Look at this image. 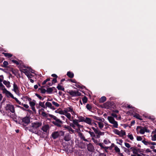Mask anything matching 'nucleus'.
I'll use <instances>...</instances> for the list:
<instances>
[{
  "mask_svg": "<svg viewBox=\"0 0 156 156\" xmlns=\"http://www.w3.org/2000/svg\"><path fill=\"white\" fill-rule=\"evenodd\" d=\"M69 112H70L72 115H76V112L73 110V108L72 107L65 108L62 112H60V113L65 115L69 121H72V123L76 125L77 128H82L83 126L79 124L80 122L78 120L74 119V116H72L71 114Z\"/></svg>",
  "mask_w": 156,
  "mask_h": 156,
  "instance_id": "1",
  "label": "nucleus"
},
{
  "mask_svg": "<svg viewBox=\"0 0 156 156\" xmlns=\"http://www.w3.org/2000/svg\"><path fill=\"white\" fill-rule=\"evenodd\" d=\"M41 122H36L31 123L29 129V130L32 133L38 134V132L37 131V128L41 126Z\"/></svg>",
  "mask_w": 156,
  "mask_h": 156,
  "instance_id": "2",
  "label": "nucleus"
},
{
  "mask_svg": "<svg viewBox=\"0 0 156 156\" xmlns=\"http://www.w3.org/2000/svg\"><path fill=\"white\" fill-rule=\"evenodd\" d=\"M93 118L97 120L95 122L98 124L99 129H102L104 126V122L105 121V119L103 118H101L96 116H94Z\"/></svg>",
  "mask_w": 156,
  "mask_h": 156,
  "instance_id": "3",
  "label": "nucleus"
},
{
  "mask_svg": "<svg viewBox=\"0 0 156 156\" xmlns=\"http://www.w3.org/2000/svg\"><path fill=\"white\" fill-rule=\"evenodd\" d=\"M108 119L109 122L112 124V126H112V128H118V122L115 120L111 116H109L108 117Z\"/></svg>",
  "mask_w": 156,
  "mask_h": 156,
  "instance_id": "4",
  "label": "nucleus"
},
{
  "mask_svg": "<svg viewBox=\"0 0 156 156\" xmlns=\"http://www.w3.org/2000/svg\"><path fill=\"white\" fill-rule=\"evenodd\" d=\"M137 132H139L142 134H144L145 132L149 133L150 130L148 129L146 127H142V126H137L136 128Z\"/></svg>",
  "mask_w": 156,
  "mask_h": 156,
  "instance_id": "5",
  "label": "nucleus"
},
{
  "mask_svg": "<svg viewBox=\"0 0 156 156\" xmlns=\"http://www.w3.org/2000/svg\"><path fill=\"white\" fill-rule=\"evenodd\" d=\"M2 93L5 94L6 96L8 97H11L13 99L15 98L13 95L9 91H8L5 87L2 89Z\"/></svg>",
  "mask_w": 156,
  "mask_h": 156,
  "instance_id": "6",
  "label": "nucleus"
},
{
  "mask_svg": "<svg viewBox=\"0 0 156 156\" xmlns=\"http://www.w3.org/2000/svg\"><path fill=\"white\" fill-rule=\"evenodd\" d=\"M5 108L6 110H9L12 113H14L15 112L14 107L12 105H7Z\"/></svg>",
  "mask_w": 156,
  "mask_h": 156,
  "instance_id": "7",
  "label": "nucleus"
},
{
  "mask_svg": "<svg viewBox=\"0 0 156 156\" xmlns=\"http://www.w3.org/2000/svg\"><path fill=\"white\" fill-rule=\"evenodd\" d=\"M68 93L72 96L73 97H76L80 96L81 94L78 91H74L73 90H70Z\"/></svg>",
  "mask_w": 156,
  "mask_h": 156,
  "instance_id": "8",
  "label": "nucleus"
},
{
  "mask_svg": "<svg viewBox=\"0 0 156 156\" xmlns=\"http://www.w3.org/2000/svg\"><path fill=\"white\" fill-rule=\"evenodd\" d=\"M22 122H23V125L25 126H26L30 123V119L27 117H24L23 119Z\"/></svg>",
  "mask_w": 156,
  "mask_h": 156,
  "instance_id": "9",
  "label": "nucleus"
},
{
  "mask_svg": "<svg viewBox=\"0 0 156 156\" xmlns=\"http://www.w3.org/2000/svg\"><path fill=\"white\" fill-rule=\"evenodd\" d=\"M13 88L12 90L14 91V92L16 94L18 95H20L19 88L17 85L14 83L13 84Z\"/></svg>",
  "mask_w": 156,
  "mask_h": 156,
  "instance_id": "10",
  "label": "nucleus"
},
{
  "mask_svg": "<svg viewBox=\"0 0 156 156\" xmlns=\"http://www.w3.org/2000/svg\"><path fill=\"white\" fill-rule=\"evenodd\" d=\"M52 123L58 127H60L61 126V124L62 123V122L59 119L55 121H53Z\"/></svg>",
  "mask_w": 156,
  "mask_h": 156,
  "instance_id": "11",
  "label": "nucleus"
},
{
  "mask_svg": "<svg viewBox=\"0 0 156 156\" xmlns=\"http://www.w3.org/2000/svg\"><path fill=\"white\" fill-rule=\"evenodd\" d=\"M20 71L24 73L27 76V77L29 79L30 77V72L29 70L26 69H23L20 70Z\"/></svg>",
  "mask_w": 156,
  "mask_h": 156,
  "instance_id": "12",
  "label": "nucleus"
},
{
  "mask_svg": "<svg viewBox=\"0 0 156 156\" xmlns=\"http://www.w3.org/2000/svg\"><path fill=\"white\" fill-rule=\"evenodd\" d=\"M45 105L46 106V108L47 107L53 110H55V108L52 105L51 103L50 102H46Z\"/></svg>",
  "mask_w": 156,
  "mask_h": 156,
  "instance_id": "13",
  "label": "nucleus"
},
{
  "mask_svg": "<svg viewBox=\"0 0 156 156\" xmlns=\"http://www.w3.org/2000/svg\"><path fill=\"white\" fill-rule=\"evenodd\" d=\"M84 122L91 126L93 124L92 122V120L90 118L88 117L85 118Z\"/></svg>",
  "mask_w": 156,
  "mask_h": 156,
  "instance_id": "14",
  "label": "nucleus"
},
{
  "mask_svg": "<svg viewBox=\"0 0 156 156\" xmlns=\"http://www.w3.org/2000/svg\"><path fill=\"white\" fill-rule=\"evenodd\" d=\"M4 77L3 75H1L0 76V89L2 90V89L5 87V86L2 84V82L3 81Z\"/></svg>",
  "mask_w": 156,
  "mask_h": 156,
  "instance_id": "15",
  "label": "nucleus"
},
{
  "mask_svg": "<svg viewBox=\"0 0 156 156\" xmlns=\"http://www.w3.org/2000/svg\"><path fill=\"white\" fill-rule=\"evenodd\" d=\"M64 128L67 129L70 133H73L74 132V130L72 129L70 126L65 125L64 126Z\"/></svg>",
  "mask_w": 156,
  "mask_h": 156,
  "instance_id": "16",
  "label": "nucleus"
},
{
  "mask_svg": "<svg viewBox=\"0 0 156 156\" xmlns=\"http://www.w3.org/2000/svg\"><path fill=\"white\" fill-rule=\"evenodd\" d=\"M59 133L58 131L54 132L52 134V137L54 139H56L59 136Z\"/></svg>",
  "mask_w": 156,
  "mask_h": 156,
  "instance_id": "17",
  "label": "nucleus"
},
{
  "mask_svg": "<svg viewBox=\"0 0 156 156\" xmlns=\"http://www.w3.org/2000/svg\"><path fill=\"white\" fill-rule=\"evenodd\" d=\"M49 129V125H45L42 126L41 129L44 132H47Z\"/></svg>",
  "mask_w": 156,
  "mask_h": 156,
  "instance_id": "18",
  "label": "nucleus"
},
{
  "mask_svg": "<svg viewBox=\"0 0 156 156\" xmlns=\"http://www.w3.org/2000/svg\"><path fill=\"white\" fill-rule=\"evenodd\" d=\"M130 149L133 151V153L135 154H137V153L139 150V149L134 147H131Z\"/></svg>",
  "mask_w": 156,
  "mask_h": 156,
  "instance_id": "19",
  "label": "nucleus"
},
{
  "mask_svg": "<svg viewBox=\"0 0 156 156\" xmlns=\"http://www.w3.org/2000/svg\"><path fill=\"white\" fill-rule=\"evenodd\" d=\"M3 82V84L5 85L7 88H9L11 87L10 83L9 81L4 80Z\"/></svg>",
  "mask_w": 156,
  "mask_h": 156,
  "instance_id": "20",
  "label": "nucleus"
},
{
  "mask_svg": "<svg viewBox=\"0 0 156 156\" xmlns=\"http://www.w3.org/2000/svg\"><path fill=\"white\" fill-rule=\"evenodd\" d=\"M105 133L104 132H102L99 131L98 134L96 135V138H99L101 136H103L104 135Z\"/></svg>",
  "mask_w": 156,
  "mask_h": 156,
  "instance_id": "21",
  "label": "nucleus"
},
{
  "mask_svg": "<svg viewBox=\"0 0 156 156\" xmlns=\"http://www.w3.org/2000/svg\"><path fill=\"white\" fill-rule=\"evenodd\" d=\"M126 134V132L124 130H121L119 132V136L120 137H122L125 135Z\"/></svg>",
  "mask_w": 156,
  "mask_h": 156,
  "instance_id": "22",
  "label": "nucleus"
},
{
  "mask_svg": "<svg viewBox=\"0 0 156 156\" xmlns=\"http://www.w3.org/2000/svg\"><path fill=\"white\" fill-rule=\"evenodd\" d=\"M78 120L80 122H84L85 118L82 116L77 117Z\"/></svg>",
  "mask_w": 156,
  "mask_h": 156,
  "instance_id": "23",
  "label": "nucleus"
},
{
  "mask_svg": "<svg viewBox=\"0 0 156 156\" xmlns=\"http://www.w3.org/2000/svg\"><path fill=\"white\" fill-rule=\"evenodd\" d=\"M67 76H68L70 78H72L74 76L73 73L70 72H68L67 73Z\"/></svg>",
  "mask_w": 156,
  "mask_h": 156,
  "instance_id": "24",
  "label": "nucleus"
},
{
  "mask_svg": "<svg viewBox=\"0 0 156 156\" xmlns=\"http://www.w3.org/2000/svg\"><path fill=\"white\" fill-rule=\"evenodd\" d=\"M69 125L70 126L72 127L74 129L78 130L80 129L77 128L76 125H74V124L72 123H70L69 124Z\"/></svg>",
  "mask_w": 156,
  "mask_h": 156,
  "instance_id": "25",
  "label": "nucleus"
},
{
  "mask_svg": "<svg viewBox=\"0 0 156 156\" xmlns=\"http://www.w3.org/2000/svg\"><path fill=\"white\" fill-rule=\"evenodd\" d=\"M88 149L90 151H91L94 149V147L93 145L91 144H89L88 145Z\"/></svg>",
  "mask_w": 156,
  "mask_h": 156,
  "instance_id": "26",
  "label": "nucleus"
},
{
  "mask_svg": "<svg viewBox=\"0 0 156 156\" xmlns=\"http://www.w3.org/2000/svg\"><path fill=\"white\" fill-rule=\"evenodd\" d=\"M29 104L30 106L31 107L34 106L35 105V101H30Z\"/></svg>",
  "mask_w": 156,
  "mask_h": 156,
  "instance_id": "27",
  "label": "nucleus"
},
{
  "mask_svg": "<svg viewBox=\"0 0 156 156\" xmlns=\"http://www.w3.org/2000/svg\"><path fill=\"white\" fill-rule=\"evenodd\" d=\"M57 88L58 90H61L62 91H64L65 90L64 88L62 86L59 84L57 86Z\"/></svg>",
  "mask_w": 156,
  "mask_h": 156,
  "instance_id": "28",
  "label": "nucleus"
},
{
  "mask_svg": "<svg viewBox=\"0 0 156 156\" xmlns=\"http://www.w3.org/2000/svg\"><path fill=\"white\" fill-rule=\"evenodd\" d=\"M133 116L137 118V119H139L140 120H142V119L141 118V116L138 114H135Z\"/></svg>",
  "mask_w": 156,
  "mask_h": 156,
  "instance_id": "29",
  "label": "nucleus"
},
{
  "mask_svg": "<svg viewBox=\"0 0 156 156\" xmlns=\"http://www.w3.org/2000/svg\"><path fill=\"white\" fill-rule=\"evenodd\" d=\"M142 142L146 145H150V141H148L145 140H143L142 141Z\"/></svg>",
  "mask_w": 156,
  "mask_h": 156,
  "instance_id": "30",
  "label": "nucleus"
},
{
  "mask_svg": "<svg viewBox=\"0 0 156 156\" xmlns=\"http://www.w3.org/2000/svg\"><path fill=\"white\" fill-rule=\"evenodd\" d=\"M113 131L115 134L119 136L120 131L116 129H113Z\"/></svg>",
  "mask_w": 156,
  "mask_h": 156,
  "instance_id": "31",
  "label": "nucleus"
},
{
  "mask_svg": "<svg viewBox=\"0 0 156 156\" xmlns=\"http://www.w3.org/2000/svg\"><path fill=\"white\" fill-rule=\"evenodd\" d=\"M39 105L40 106H41L42 107L44 108H46V107L44 105V102H41L40 101L39 102Z\"/></svg>",
  "mask_w": 156,
  "mask_h": 156,
  "instance_id": "32",
  "label": "nucleus"
},
{
  "mask_svg": "<svg viewBox=\"0 0 156 156\" xmlns=\"http://www.w3.org/2000/svg\"><path fill=\"white\" fill-rule=\"evenodd\" d=\"M106 100V98L105 96H103L101 97L100 100V101L101 102H103Z\"/></svg>",
  "mask_w": 156,
  "mask_h": 156,
  "instance_id": "33",
  "label": "nucleus"
},
{
  "mask_svg": "<svg viewBox=\"0 0 156 156\" xmlns=\"http://www.w3.org/2000/svg\"><path fill=\"white\" fill-rule=\"evenodd\" d=\"M127 137L132 140H133L134 138L132 134L129 133L127 135Z\"/></svg>",
  "mask_w": 156,
  "mask_h": 156,
  "instance_id": "34",
  "label": "nucleus"
},
{
  "mask_svg": "<svg viewBox=\"0 0 156 156\" xmlns=\"http://www.w3.org/2000/svg\"><path fill=\"white\" fill-rule=\"evenodd\" d=\"M114 149L115 151L117 153H119L120 152V149L117 146L115 147H114Z\"/></svg>",
  "mask_w": 156,
  "mask_h": 156,
  "instance_id": "35",
  "label": "nucleus"
},
{
  "mask_svg": "<svg viewBox=\"0 0 156 156\" xmlns=\"http://www.w3.org/2000/svg\"><path fill=\"white\" fill-rule=\"evenodd\" d=\"M151 140L152 141L156 140V134H154L151 135Z\"/></svg>",
  "mask_w": 156,
  "mask_h": 156,
  "instance_id": "36",
  "label": "nucleus"
},
{
  "mask_svg": "<svg viewBox=\"0 0 156 156\" xmlns=\"http://www.w3.org/2000/svg\"><path fill=\"white\" fill-rule=\"evenodd\" d=\"M3 54L6 57H10L12 56V55L11 54L8 53H3Z\"/></svg>",
  "mask_w": 156,
  "mask_h": 156,
  "instance_id": "37",
  "label": "nucleus"
},
{
  "mask_svg": "<svg viewBox=\"0 0 156 156\" xmlns=\"http://www.w3.org/2000/svg\"><path fill=\"white\" fill-rule=\"evenodd\" d=\"M92 140L95 144H96L97 145H98V144L99 143H98V140L94 138H92Z\"/></svg>",
  "mask_w": 156,
  "mask_h": 156,
  "instance_id": "38",
  "label": "nucleus"
},
{
  "mask_svg": "<svg viewBox=\"0 0 156 156\" xmlns=\"http://www.w3.org/2000/svg\"><path fill=\"white\" fill-rule=\"evenodd\" d=\"M64 140L66 141H69L70 140V138L69 135H67L65 136Z\"/></svg>",
  "mask_w": 156,
  "mask_h": 156,
  "instance_id": "39",
  "label": "nucleus"
},
{
  "mask_svg": "<svg viewBox=\"0 0 156 156\" xmlns=\"http://www.w3.org/2000/svg\"><path fill=\"white\" fill-rule=\"evenodd\" d=\"M49 116L51 117V118H53V119H54L55 121L57 120V119H58V118H57V117L54 115H52L51 114H49Z\"/></svg>",
  "mask_w": 156,
  "mask_h": 156,
  "instance_id": "40",
  "label": "nucleus"
},
{
  "mask_svg": "<svg viewBox=\"0 0 156 156\" xmlns=\"http://www.w3.org/2000/svg\"><path fill=\"white\" fill-rule=\"evenodd\" d=\"M98 145L100 146L102 148H105L106 149H107L108 148L107 147H104L103 143H99Z\"/></svg>",
  "mask_w": 156,
  "mask_h": 156,
  "instance_id": "41",
  "label": "nucleus"
},
{
  "mask_svg": "<svg viewBox=\"0 0 156 156\" xmlns=\"http://www.w3.org/2000/svg\"><path fill=\"white\" fill-rule=\"evenodd\" d=\"M3 66H2V67L5 68L8 65V63L7 61H4L3 63Z\"/></svg>",
  "mask_w": 156,
  "mask_h": 156,
  "instance_id": "42",
  "label": "nucleus"
},
{
  "mask_svg": "<svg viewBox=\"0 0 156 156\" xmlns=\"http://www.w3.org/2000/svg\"><path fill=\"white\" fill-rule=\"evenodd\" d=\"M52 104L56 107H58L59 106V105L57 103L54 101H52Z\"/></svg>",
  "mask_w": 156,
  "mask_h": 156,
  "instance_id": "43",
  "label": "nucleus"
},
{
  "mask_svg": "<svg viewBox=\"0 0 156 156\" xmlns=\"http://www.w3.org/2000/svg\"><path fill=\"white\" fill-rule=\"evenodd\" d=\"M103 142L106 144H107L111 143L110 141L108 139L104 140Z\"/></svg>",
  "mask_w": 156,
  "mask_h": 156,
  "instance_id": "44",
  "label": "nucleus"
},
{
  "mask_svg": "<svg viewBox=\"0 0 156 156\" xmlns=\"http://www.w3.org/2000/svg\"><path fill=\"white\" fill-rule=\"evenodd\" d=\"M86 107L87 109L89 110H90L92 108L91 106L88 104H87L86 105Z\"/></svg>",
  "mask_w": 156,
  "mask_h": 156,
  "instance_id": "45",
  "label": "nucleus"
},
{
  "mask_svg": "<svg viewBox=\"0 0 156 156\" xmlns=\"http://www.w3.org/2000/svg\"><path fill=\"white\" fill-rule=\"evenodd\" d=\"M14 99L16 101V102L19 105H23V103H22L19 100H18V99L16 98H15Z\"/></svg>",
  "mask_w": 156,
  "mask_h": 156,
  "instance_id": "46",
  "label": "nucleus"
},
{
  "mask_svg": "<svg viewBox=\"0 0 156 156\" xmlns=\"http://www.w3.org/2000/svg\"><path fill=\"white\" fill-rule=\"evenodd\" d=\"M82 101L84 103H85L87 101V98L86 96H85L82 99Z\"/></svg>",
  "mask_w": 156,
  "mask_h": 156,
  "instance_id": "47",
  "label": "nucleus"
},
{
  "mask_svg": "<svg viewBox=\"0 0 156 156\" xmlns=\"http://www.w3.org/2000/svg\"><path fill=\"white\" fill-rule=\"evenodd\" d=\"M36 96L40 100H44V98H43L39 94H35Z\"/></svg>",
  "mask_w": 156,
  "mask_h": 156,
  "instance_id": "48",
  "label": "nucleus"
},
{
  "mask_svg": "<svg viewBox=\"0 0 156 156\" xmlns=\"http://www.w3.org/2000/svg\"><path fill=\"white\" fill-rule=\"evenodd\" d=\"M47 92L49 93H51L53 91V89L52 88L49 87L47 89Z\"/></svg>",
  "mask_w": 156,
  "mask_h": 156,
  "instance_id": "49",
  "label": "nucleus"
},
{
  "mask_svg": "<svg viewBox=\"0 0 156 156\" xmlns=\"http://www.w3.org/2000/svg\"><path fill=\"white\" fill-rule=\"evenodd\" d=\"M112 117H113L114 118H117V115L113 113H112L111 114Z\"/></svg>",
  "mask_w": 156,
  "mask_h": 156,
  "instance_id": "50",
  "label": "nucleus"
},
{
  "mask_svg": "<svg viewBox=\"0 0 156 156\" xmlns=\"http://www.w3.org/2000/svg\"><path fill=\"white\" fill-rule=\"evenodd\" d=\"M136 140L137 141H141L142 140V138L140 136H138L136 137Z\"/></svg>",
  "mask_w": 156,
  "mask_h": 156,
  "instance_id": "51",
  "label": "nucleus"
},
{
  "mask_svg": "<svg viewBox=\"0 0 156 156\" xmlns=\"http://www.w3.org/2000/svg\"><path fill=\"white\" fill-rule=\"evenodd\" d=\"M125 146L128 148H129L130 147V145L128 143H125Z\"/></svg>",
  "mask_w": 156,
  "mask_h": 156,
  "instance_id": "52",
  "label": "nucleus"
},
{
  "mask_svg": "<svg viewBox=\"0 0 156 156\" xmlns=\"http://www.w3.org/2000/svg\"><path fill=\"white\" fill-rule=\"evenodd\" d=\"M41 115L42 116L44 117H47V114L44 112H42L41 113Z\"/></svg>",
  "mask_w": 156,
  "mask_h": 156,
  "instance_id": "53",
  "label": "nucleus"
},
{
  "mask_svg": "<svg viewBox=\"0 0 156 156\" xmlns=\"http://www.w3.org/2000/svg\"><path fill=\"white\" fill-rule=\"evenodd\" d=\"M49 80H50L49 78H48V79H46L44 81L42 82V84H43V85L45 84L47 82L49 81Z\"/></svg>",
  "mask_w": 156,
  "mask_h": 156,
  "instance_id": "54",
  "label": "nucleus"
},
{
  "mask_svg": "<svg viewBox=\"0 0 156 156\" xmlns=\"http://www.w3.org/2000/svg\"><path fill=\"white\" fill-rule=\"evenodd\" d=\"M12 62L15 63H16V65H19V62L15 60H12Z\"/></svg>",
  "mask_w": 156,
  "mask_h": 156,
  "instance_id": "55",
  "label": "nucleus"
},
{
  "mask_svg": "<svg viewBox=\"0 0 156 156\" xmlns=\"http://www.w3.org/2000/svg\"><path fill=\"white\" fill-rule=\"evenodd\" d=\"M23 105L24 107L26 108H28L29 107V106L27 104H23V105Z\"/></svg>",
  "mask_w": 156,
  "mask_h": 156,
  "instance_id": "56",
  "label": "nucleus"
},
{
  "mask_svg": "<svg viewBox=\"0 0 156 156\" xmlns=\"http://www.w3.org/2000/svg\"><path fill=\"white\" fill-rule=\"evenodd\" d=\"M156 145V143L154 142H151L150 141V145Z\"/></svg>",
  "mask_w": 156,
  "mask_h": 156,
  "instance_id": "57",
  "label": "nucleus"
},
{
  "mask_svg": "<svg viewBox=\"0 0 156 156\" xmlns=\"http://www.w3.org/2000/svg\"><path fill=\"white\" fill-rule=\"evenodd\" d=\"M99 130L96 129H95V130H94V131L95 133L96 134H97L98 131Z\"/></svg>",
  "mask_w": 156,
  "mask_h": 156,
  "instance_id": "58",
  "label": "nucleus"
},
{
  "mask_svg": "<svg viewBox=\"0 0 156 156\" xmlns=\"http://www.w3.org/2000/svg\"><path fill=\"white\" fill-rule=\"evenodd\" d=\"M99 130L96 129H95V130H94V131L95 133L96 134H97L98 131Z\"/></svg>",
  "mask_w": 156,
  "mask_h": 156,
  "instance_id": "59",
  "label": "nucleus"
},
{
  "mask_svg": "<svg viewBox=\"0 0 156 156\" xmlns=\"http://www.w3.org/2000/svg\"><path fill=\"white\" fill-rule=\"evenodd\" d=\"M51 76L53 77H55L56 78L57 77V76L55 74H53L51 75Z\"/></svg>",
  "mask_w": 156,
  "mask_h": 156,
  "instance_id": "60",
  "label": "nucleus"
},
{
  "mask_svg": "<svg viewBox=\"0 0 156 156\" xmlns=\"http://www.w3.org/2000/svg\"><path fill=\"white\" fill-rule=\"evenodd\" d=\"M29 70L30 73V72L32 73H34V70H32L31 69L29 68Z\"/></svg>",
  "mask_w": 156,
  "mask_h": 156,
  "instance_id": "61",
  "label": "nucleus"
},
{
  "mask_svg": "<svg viewBox=\"0 0 156 156\" xmlns=\"http://www.w3.org/2000/svg\"><path fill=\"white\" fill-rule=\"evenodd\" d=\"M53 82L54 83H56L57 82V79L56 78H54L52 80Z\"/></svg>",
  "mask_w": 156,
  "mask_h": 156,
  "instance_id": "62",
  "label": "nucleus"
},
{
  "mask_svg": "<svg viewBox=\"0 0 156 156\" xmlns=\"http://www.w3.org/2000/svg\"><path fill=\"white\" fill-rule=\"evenodd\" d=\"M90 134L92 136H94L95 135L94 133L93 132H92L91 133H90Z\"/></svg>",
  "mask_w": 156,
  "mask_h": 156,
  "instance_id": "63",
  "label": "nucleus"
},
{
  "mask_svg": "<svg viewBox=\"0 0 156 156\" xmlns=\"http://www.w3.org/2000/svg\"><path fill=\"white\" fill-rule=\"evenodd\" d=\"M116 145H115L113 143L112 144L111 147H115V146H116Z\"/></svg>",
  "mask_w": 156,
  "mask_h": 156,
  "instance_id": "64",
  "label": "nucleus"
}]
</instances>
